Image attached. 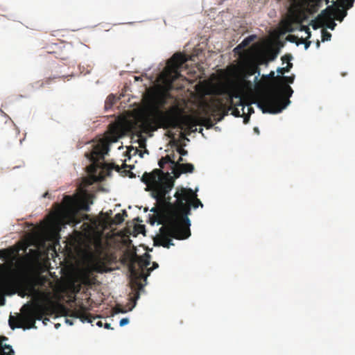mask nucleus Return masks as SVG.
I'll use <instances>...</instances> for the list:
<instances>
[{"label":"nucleus","instance_id":"1","mask_svg":"<svg viewBox=\"0 0 355 355\" xmlns=\"http://www.w3.org/2000/svg\"><path fill=\"white\" fill-rule=\"evenodd\" d=\"M174 196L176 198V209L166 217L163 226L159 229L158 239L160 245L167 248L174 245L172 238L182 240L190 236L191 223L188 218L190 207L196 209L203 206L191 189L182 188L175 192Z\"/></svg>","mask_w":355,"mask_h":355},{"label":"nucleus","instance_id":"2","mask_svg":"<svg viewBox=\"0 0 355 355\" xmlns=\"http://www.w3.org/2000/svg\"><path fill=\"white\" fill-rule=\"evenodd\" d=\"M198 119L191 115H181L175 107L164 111L157 105L149 110L148 114L144 118L141 128L145 132H154L159 128H179L189 132L198 131Z\"/></svg>","mask_w":355,"mask_h":355},{"label":"nucleus","instance_id":"3","mask_svg":"<svg viewBox=\"0 0 355 355\" xmlns=\"http://www.w3.org/2000/svg\"><path fill=\"white\" fill-rule=\"evenodd\" d=\"M150 263V257L148 254H146L145 257L137 256V254L132 256L128 266L129 285L131 289L129 294L128 308L116 306L115 308L116 313H126L128 311H132L136 306L140 294L144 292V287L147 284V278L153 270V268H148Z\"/></svg>","mask_w":355,"mask_h":355},{"label":"nucleus","instance_id":"4","mask_svg":"<svg viewBox=\"0 0 355 355\" xmlns=\"http://www.w3.org/2000/svg\"><path fill=\"white\" fill-rule=\"evenodd\" d=\"M170 163L175 164V161L170 155L162 157L158 162L160 168H155L150 173L145 172L141 181L147 186V191H151L153 197L157 202H165L166 195L171 190L173 182L169 177V174L164 173L161 168L165 164Z\"/></svg>","mask_w":355,"mask_h":355},{"label":"nucleus","instance_id":"5","mask_svg":"<svg viewBox=\"0 0 355 355\" xmlns=\"http://www.w3.org/2000/svg\"><path fill=\"white\" fill-rule=\"evenodd\" d=\"M187 61V58L181 53H175L167 62L166 67L162 73V78L166 87L169 89L182 88V84H176L178 80L184 78L180 73V69Z\"/></svg>","mask_w":355,"mask_h":355},{"label":"nucleus","instance_id":"6","mask_svg":"<svg viewBox=\"0 0 355 355\" xmlns=\"http://www.w3.org/2000/svg\"><path fill=\"white\" fill-rule=\"evenodd\" d=\"M52 302L47 300L46 302H41L39 300L33 304H26L21 308V311H24V318L28 324V328L35 327L36 320H41L45 315H50L53 312Z\"/></svg>","mask_w":355,"mask_h":355},{"label":"nucleus","instance_id":"7","mask_svg":"<svg viewBox=\"0 0 355 355\" xmlns=\"http://www.w3.org/2000/svg\"><path fill=\"white\" fill-rule=\"evenodd\" d=\"M290 103L279 94L272 92L264 94L259 101L258 105L263 113L281 112Z\"/></svg>","mask_w":355,"mask_h":355},{"label":"nucleus","instance_id":"8","mask_svg":"<svg viewBox=\"0 0 355 355\" xmlns=\"http://www.w3.org/2000/svg\"><path fill=\"white\" fill-rule=\"evenodd\" d=\"M108 150V144L105 141H101L94 146L91 152L85 153V156L92 162V164L87 167V170L89 173H96L97 168H98L99 161L104 159V155L107 153Z\"/></svg>","mask_w":355,"mask_h":355},{"label":"nucleus","instance_id":"9","mask_svg":"<svg viewBox=\"0 0 355 355\" xmlns=\"http://www.w3.org/2000/svg\"><path fill=\"white\" fill-rule=\"evenodd\" d=\"M116 257L114 254L107 252V251L102 254L101 257L98 258L93 263V269L94 271L103 273L111 271L109 268L110 265L116 262Z\"/></svg>","mask_w":355,"mask_h":355},{"label":"nucleus","instance_id":"10","mask_svg":"<svg viewBox=\"0 0 355 355\" xmlns=\"http://www.w3.org/2000/svg\"><path fill=\"white\" fill-rule=\"evenodd\" d=\"M227 102L230 105V109L232 110V114L235 116H241L240 111L236 107L237 106L242 107L243 114H245V105L240 93L235 90H231L227 92Z\"/></svg>","mask_w":355,"mask_h":355},{"label":"nucleus","instance_id":"11","mask_svg":"<svg viewBox=\"0 0 355 355\" xmlns=\"http://www.w3.org/2000/svg\"><path fill=\"white\" fill-rule=\"evenodd\" d=\"M335 11L336 8L333 6H328L318 16L317 20L321 24V26H326L327 28L334 30L336 25L334 21Z\"/></svg>","mask_w":355,"mask_h":355},{"label":"nucleus","instance_id":"12","mask_svg":"<svg viewBox=\"0 0 355 355\" xmlns=\"http://www.w3.org/2000/svg\"><path fill=\"white\" fill-rule=\"evenodd\" d=\"M72 316L75 318L80 319L83 322H87L89 323H92L94 320L97 318V317H93L83 305H81L78 309H75L72 312Z\"/></svg>","mask_w":355,"mask_h":355},{"label":"nucleus","instance_id":"13","mask_svg":"<svg viewBox=\"0 0 355 355\" xmlns=\"http://www.w3.org/2000/svg\"><path fill=\"white\" fill-rule=\"evenodd\" d=\"M0 282L3 286H13L18 282V278L10 268L6 269V271L2 274L0 278Z\"/></svg>","mask_w":355,"mask_h":355},{"label":"nucleus","instance_id":"14","mask_svg":"<svg viewBox=\"0 0 355 355\" xmlns=\"http://www.w3.org/2000/svg\"><path fill=\"white\" fill-rule=\"evenodd\" d=\"M243 64L246 69L248 75L252 76L257 72L259 73L258 65L250 60L248 54L243 55Z\"/></svg>","mask_w":355,"mask_h":355},{"label":"nucleus","instance_id":"15","mask_svg":"<svg viewBox=\"0 0 355 355\" xmlns=\"http://www.w3.org/2000/svg\"><path fill=\"white\" fill-rule=\"evenodd\" d=\"M106 252L105 248L102 243L101 240H97L94 243V252L91 254V257L92 259V263L99 257H102Z\"/></svg>","mask_w":355,"mask_h":355},{"label":"nucleus","instance_id":"16","mask_svg":"<svg viewBox=\"0 0 355 355\" xmlns=\"http://www.w3.org/2000/svg\"><path fill=\"white\" fill-rule=\"evenodd\" d=\"M8 338L0 336V353L1 355H15V352L10 345L3 344V341L7 340Z\"/></svg>","mask_w":355,"mask_h":355},{"label":"nucleus","instance_id":"17","mask_svg":"<svg viewBox=\"0 0 355 355\" xmlns=\"http://www.w3.org/2000/svg\"><path fill=\"white\" fill-rule=\"evenodd\" d=\"M193 171L194 166L192 164H182L177 170L174 171V176L178 178L182 173H193Z\"/></svg>","mask_w":355,"mask_h":355},{"label":"nucleus","instance_id":"18","mask_svg":"<svg viewBox=\"0 0 355 355\" xmlns=\"http://www.w3.org/2000/svg\"><path fill=\"white\" fill-rule=\"evenodd\" d=\"M9 326L12 329L22 327L21 324L19 322V320L17 318L10 315L8 320Z\"/></svg>","mask_w":355,"mask_h":355},{"label":"nucleus","instance_id":"19","mask_svg":"<svg viewBox=\"0 0 355 355\" xmlns=\"http://www.w3.org/2000/svg\"><path fill=\"white\" fill-rule=\"evenodd\" d=\"M63 204L68 209H71L74 206L75 200L71 196H64L63 198Z\"/></svg>","mask_w":355,"mask_h":355},{"label":"nucleus","instance_id":"20","mask_svg":"<svg viewBox=\"0 0 355 355\" xmlns=\"http://www.w3.org/2000/svg\"><path fill=\"white\" fill-rule=\"evenodd\" d=\"M292 59L293 56L291 54H286L282 58L283 62H287L286 68L288 69V71H290L291 69L293 67V64L290 62Z\"/></svg>","mask_w":355,"mask_h":355},{"label":"nucleus","instance_id":"21","mask_svg":"<svg viewBox=\"0 0 355 355\" xmlns=\"http://www.w3.org/2000/svg\"><path fill=\"white\" fill-rule=\"evenodd\" d=\"M346 15L347 12L345 10L336 8L334 18L338 21H342Z\"/></svg>","mask_w":355,"mask_h":355},{"label":"nucleus","instance_id":"22","mask_svg":"<svg viewBox=\"0 0 355 355\" xmlns=\"http://www.w3.org/2000/svg\"><path fill=\"white\" fill-rule=\"evenodd\" d=\"M282 92L285 96H286V98H288L290 96H291L293 91L292 88L289 85H284L282 88Z\"/></svg>","mask_w":355,"mask_h":355},{"label":"nucleus","instance_id":"23","mask_svg":"<svg viewBox=\"0 0 355 355\" xmlns=\"http://www.w3.org/2000/svg\"><path fill=\"white\" fill-rule=\"evenodd\" d=\"M251 41H252L251 37L244 39L242 41V42L235 48V50L247 46Z\"/></svg>","mask_w":355,"mask_h":355},{"label":"nucleus","instance_id":"24","mask_svg":"<svg viewBox=\"0 0 355 355\" xmlns=\"http://www.w3.org/2000/svg\"><path fill=\"white\" fill-rule=\"evenodd\" d=\"M286 40L291 42L296 43L297 45L300 44L299 38L295 35H288L286 37Z\"/></svg>","mask_w":355,"mask_h":355},{"label":"nucleus","instance_id":"25","mask_svg":"<svg viewBox=\"0 0 355 355\" xmlns=\"http://www.w3.org/2000/svg\"><path fill=\"white\" fill-rule=\"evenodd\" d=\"M331 34L327 31L323 30L322 32V40L323 42L330 40Z\"/></svg>","mask_w":355,"mask_h":355},{"label":"nucleus","instance_id":"26","mask_svg":"<svg viewBox=\"0 0 355 355\" xmlns=\"http://www.w3.org/2000/svg\"><path fill=\"white\" fill-rule=\"evenodd\" d=\"M124 220L123 215L118 213L114 216V222L115 224H120Z\"/></svg>","mask_w":355,"mask_h":355},{"label":"nucleus","instance_id":"27","mask_svg":"<svg viewBox=\"0 0 355 355\" xmlns=\"http://www.w3.org/2000/svg\"><path fill=\"white\" fill-rule=\"evenodd\" d=\"M183 161L184 159L182 157L180 156L177 162L175 161V164H172V167L174 169V171L177 170L180 167V165L183 164Z\"/></svg>","mask_w":355,"mask_h":355},{"label":"nucleus","instance_id":"28","mask_svg":"<svg viewBox=\"0 0 355 355\" xmlns=\"http://www.w3.org/2000/svg\"><path fill=\"white\" fill-rule=\"evenodd\" d=\"M110 137L109 138L110 141H112V142H115L117 141V139H118V137H117V132H116V130H112L111 133H110Z\"/></svg>","mask_w":355,"mask_h":355},{"label":"nucleus","instance_id":"29","mask_svg":"<svg viewBox=\"0 0 355 355\" xmlns=\"http://www.w3.org/2000/svg\"><path fill=\"white\" fill-rule=\"evenodd\" d=\"M309 10L311 13H314L318 11V8L320 7V6L311 4L309 5Z\"/></svg>","mask_w":355,"mask_h":355},{"label":"nucleus","instance_id":"30","mask_svg":"<svg viewBox=\"0 0 355 355\" xmlns=\"http://www.w3.org/2000/svg\"><path fill=\"white\" fill-rule=\"evenodd\" d=\"M282 78L288 83H293L294 82L295 76L292 75L291 76H283Z\"/></svg>","mask_w":355,"mask_h":355},{"label":"nucleus","instance_id":"31","mask_svg":"<svg viewBox=\"0 0 355 355\" xmlns=\"http://www.w3.org/2000/svg\"><path fill=\"white\" fill-rule=\"evenodd\" d=\"M300 44H304V48L305 49H307L311 45V42L304 40L303 38H301L300 40Z\"/></svg>","mask_w":355,"mask_h":355},{"label":"nucleus","instance_id":"32","mask_svg":"<svg viewBox=\"0 0 355 355\" xmlns=\"http://www.w3.org/2000/svg\"><path fill=\"white\" fill-rule=\"evenodd\" d=\"M177 151L180 154L181 156H184L188 153L187 150H184V148L180 147H178L177 148Z\"/></svg>","mask_w":355,"mask_h":355},{"label":"nucleus","instance_id":"33","mask_svg":"<svg viewBox=\"0 0 355 355\" xmlns=\"http://www.w3.org/2000/svg\"><path fill=\"white\" fill-rule=\"evenodd\" d=\"M54 78H48L46 79H45L41 84V87H44V85H49L50 84V83L52 81V80H53Z\"/></svg>","mask_w":355,"mask_h":355},{"label":"nucleus","instance_id":"34","mask_svg":"<svg viewBox=\"0 0 355 355\" xmlns=\"http://www.w3.org/2000/svg\"><path fill=\"white\" fill-rule=\"evenodd\" d=\"M128 322H129L128 318H122L119 322V324H120V326L122 327V326H124V325L128 324Z\"/></svg>","mask_w":355,"mask_h":355},{"label":"nucleus","instance_id":"35","mask_svg":"<svg viewBox=\"0 0 355 355\" xmlns=\"http://www.w3.org/2000/svg\"><path fill=\"white\" fill-rule=\"evenodd\" d=\"M277 71L279 73L281 74H284L285 73L288 72V69L286 67L278 68Z\"/></svg>","mask_w":355,"mask_h":355},{"label":"nucleus","instance_id":"36","mask_svg":"<svg viewBox=\"0 0 355 355\" xmlns=\"http://www.w3.org/2000/svg\"><path fill=\"white\" fill-rule=\"evenodd\" d=\"M82 209L84 210V211H88L89 210V207L88 205L87 204H84L82 207Z\"/></svg>","mask_w":355,"mask_h":355},{"label":"nucleus","instance_id":"37","mask_svg":"<svg viewBox=\"0 0 355 355\" xmlns=\"http://www.w3.org/2000/svg\"><path fill=\"white\" fill-rule=\"evenodd\" d=\"M249 120H250V116L245 115L243 117V123L246 124L248 123Z\"/></svg>","mask_w":355,"mask_h":355},{"label":"nucleus","instance_id":"38","mask_svg":"<svg viewBox=\"0 0 355 355\" xmlns=\"http://www.w3.org/2000/svg\"><path fill=\"white\" fill-rule=\"evenodd\" d=\"M112 168H114L118 172H119L121 170V168L118 165H115L114 164H113Z\"/></svg>","mask_w":355,"mask_h":355},{"label":"nucleus","instance_id":"39","mask_svg":"<svg viewBox=\"0 0 355 355\" xmlns=\"http://www.w3.org/2000/svg\"><path fill=\"white\" fill-rule=\"evenodd\" d=\"M158 267H159L158 263H156V262H153V266H152V267H150V268H153V270H154V269L157 268Z\"/></svg>","mask_w":355,"mask_h":355},{"label":"nucleus","instance_id":"40","mask_svg":"<svg viewBox=\"0 0 355 355\" xmlns=\"http://www.w3.org/2000/svg\"><path fill=\"white\" fill-rule=\"evenodd\" d=\"M322 0H314L313 4L320 6Z\"/></svg>","mask_w":355,"mask_h":355},{"label":"nucleus","instance_id":"41","mask_svg":"<svg viewBox=\"0 0 355 355\" xmlns=\"http://www.w3.org/2000/svg\"><path fill=\"white\" fill-rule=\"evenodd\" d=\"M304 29H305L306 32V33H307V34H308L307 37H308V38H309V37H311V32H310V31H309V28H307V27H304Z\"/></svg>","mask_w":355,"mask_h":355},{"label":"nucleus","instance_id":"42","mask_svg":"<svg viewBox=\"0 0 355 355\" xmlns=\"http://www.w3.org/2000/svg\"><path fill=\"white\" fill-rule=\"evenodd\" d=\"M104 327H105V329H112V327H111V326H110V324L107 323V322H105V323L104 324Z\"/></svg>","mask_w":355,"mask_h":355},{"label":"nucleus","instance_id":"43","mask_svg":"<svg viewBox=\"0 0 355 355\" xmlns=\"http://www.w3.org/2000/svg\"><path fill=\"white\" fill-rule=\"evenodd\" d=\"M306 3H307V6L309 5H311L312 3H314V0H305Z\"/></svg>","mask_w":355,"mask_h":355},{"label":"nucleus","instance_id":"44","mask_svg":"<svg viewBox=\"0 0 355 355\" xmlns=\"http://www.w3.org/2000/svg\"><path fill=\"white\" fill-rule=\"evenodd\" d=\"M96 325H97V326H98V327H103V322H102L101 320H98V321L96 322Z\"/></svg>","mask_w":355,"mask_h":355},{"label":"nucleus","instance_id":"45","mask_svg":"<svg viewBox=\"0 0 355 355\" xmlns=\"http://www.w3.org/2000/svg\"><path fill=\"white\" fill-rule=\"evenodd\" d=\"M66 322L69 324L70 325H72L73 324V322L70 319H66Z\"/></svg>","mask_w":355,"mask_h":355},{"label":"nucleus","instance_id":"46","mask_svg":"<svg viewBox=\"0 0 355 355\" xmlns=\"http://www.w3.org/2000/svg\"><path fill=\"white\" fill-rule=\"evenodd\" d=\"M248 110L249 113H250L251 112H254L253 111V108L252 107H250V106L248 107Z\"/></svg>","mask_w":355,"mask_h":355},{"label":"nucleus","instance_id":"47","mask_svg":"<svg viewBox=\"0 0 355 355\" xmlns=\"http://www.w3.org/2000/svg\"><path fill=\"white\" fill-rule=\"evenodd\" d=\"M270 77V78H274L275 77V73L273 71H271L270 73L269 74Z\"/></svg>","mask_w":355,"mask_h":355},{"label":"nucleus","instance_id":"48","mask_svg":"<svg viewBox=\"0 0 355 355\" xmlns=\"http://www.w3.org/2000/svg\"><path fill=\"white\" fill-rule=\"evenodd\" d=\"M287 26H288V28H286V31H289V32L292 31V28H288V26H291V25L290 24H287Z\"/></svg>","mask_w":355,"mask_h":355},{"label":"nucleus","instance_id":"49","mask_svg":"<svg viewBox=\"0 0 355 355\" xmlns=\"http://www.w3.org/2000/svg\"><path fill=\"white\" fill-rule=\"evenodd\" d=\"M254 132H256L257 133H259V131L258 128H254Z\"/></svg>","mask_w":355,"mask_h":355},{"label":"nucleus","instance_id":"50","mask_svg":"<svg viewBox=\"0 0 355 355\" xmlns=\"http://www.w3.org/2000/svg\"><path fill=\"white\" fill-rule=\"evenodd\" d=\"M352 3H353V0H352V2L349 3V7L348 8H350L352 6Z\"/></svg>","mask_w":355,"mask_h":355},{"label":"nucleus","instance_id":"51","mask_svg":"<svg viewBox=\"0 0 355 355\" xmlns=\"http://www.w3.org/2000/svg\"><path fill=\"white\" fill-rule=\"evenodd\" d=\"M128 166L125 163H123V168H126Z\"/></svg>","mask_w":355,"mask_h":355},{"label":"nucleus","instance_id":"52","mask_svg":"<svg viewBox=\"0 0 355 355\" xmlns=\"http://www.w3.org/2000/svg\"><path fill=\"white\" fill-rule=\"evenodd\" d=\"M317 45H318V46H320V43H319V42H318Z\"/></svg>","mask_w":355,"mask_h":355}]
</instances>
